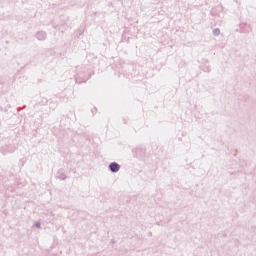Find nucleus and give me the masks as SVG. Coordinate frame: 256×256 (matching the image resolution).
I'll return each mask as SVG.
<instances>
[{
  "instance_id": "f257e3e1",
  "label": "nucleus",
  "mask_w": 256,
  "mask_h": 256,
  "mask_svg": "<svg viewBox=\"0 0 256 256\" xmlns=\"http://www.w3.org/2000/svg\"><path fill=\"white\" fill-rule=\"evenodd\" d=\"M109 169H110V171H112V173H117L119 171V169H121V166L119 164H117L116 162H112L109 165Z\"/></svg>"
},
{
  "instance_id": "f03ea898",
  "label": "nucleus",
  "mask_w": 256,
  "mask_h": 256,
  "mask_svg": "<svg viewBox=\"0 0 256 256\" xmlns=\"http://www.w3.org/2000/svg\"><path fill=\"white\" fill-rule=\"evenodd\" d=\"M37 38L40 39V40L45 39V33H44V32H39V33L37 34Z\"/></svg>"
},
{
  "instance_id": "7ed1b4c3",
  "label": "nucleus",
  "mask_w": 256,
  "mask_h": 256,
  "mask_svg": "<svg viewBox=\"0 0 256 256\" xmlns=\"http://www.w3.org/2000/svg\"><path fill=\"white\" fill-rule=\"evenodd\" d=\"M213 35H215V36L221 35V30H219V28L214 29Z\"/></svg>"
},
{
  "instance_id": "20e7f679",
  "label": "nucleus",
  "mask_w": 256,
  "mask_h": 256,
  "mask_svg": "<svg viewBox=\"0 0 256 256\" xmlns=\"http://www.w3.org/2000/svg\"><path fill=\"white\" fill-rule=\"evenodd\" d=\"M58 179H62V181H65V179H67V176L63 173L58 175Z\"/></svg>"
},
{
  "instance_id": "39448f33",
  "label": "nucleus",
  "mask_w": 256,
  "mask_h": 256,
  "mask_svg": "<svg viewBox=\"0 0 256 256\" xmlns=\"http://www.w3.org/2000/svg\"><path fill=\"white\" fill-rule=\"evenodd\" d=\"M34 227H37V229H41V223L40 222H35Z\"/></svg>"
}]
</instances>
